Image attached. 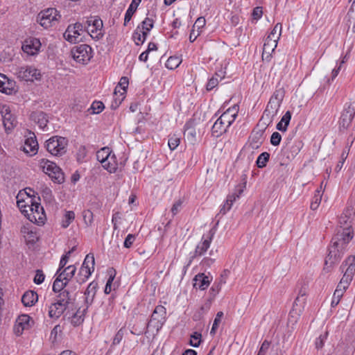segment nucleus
Wrapping results in <instances>:
<instances>
[{
  "label": "nucleus",
  "instance_id": "nucleus-1",
  "mask_svg": "<svg viewBox=\"0 0 355 355\" xmlns=\"http://www.w3.org/2000/svg\"><path fill=\"white\" fill-rule=\"evenodd\" d=\"M238 111L239 106L234 105L223 112L212 125V135L216 137H218L226 132L227 128L235 121Z\"/></svg>",
  "mask_w": 355,
  "mask_h": 355
},
{
  "label": "nucleus",
  "instance_id": "nucleus-2",
  "mask_svg": "<svg viewBox=\"0 0 355 355\" xmlns=\"http://www.w3.org/2000/svg\"><path fill=\"white\" fill-rule=\"evenodd\" d=\"M284 94L285 91L283 88L277 89L274 92L261 116V120L263 121L265 125H269L273 121L284 99Z\"/></svg>",
  "mask_w": 355,
  "mask_h": 355
},
{
  "label": "nucleus",
  "instance_id": "nucleus-3",
  "mask_svg": "<svg viewBox=\"0 0 355 355\" xmlns=\"http://www.w3.org/2000/svg\"><path fill=\"white\" fill-rule=\"evenodd\" d=\"M166 311L164 306H157L147 323L145 334L155 337L166 322Z\"/></svg>",
  "mask_w": 355,
  "mask_h": 355
},
{
  "label": "nucleus",
  "instance_id": "nucleus-4",
  "mask_svg": "<svg viewBox=\"0 0 355 355\" xmlns=\"http://www.w3.org/2000/svg\"><path fill=\"white\" fill-rule=\"evenodd\" d=\"M347 268L345 270L343 277L338 283L336 291L344 294L347 288L349 287L351 282L352 281L353 277L355 274V257L349 256L341 265L340 270L342 272L344 271L345 268Z\"/></svg>",
  "mask_w": 355,
  "mask_h": 355
},
{
  "label": "nucleus",
  "instance_id": "nucleus-5",
  "mask_svg": "<svg viewBox=\"0 0 355 355\" xmlns=\"http://www.w3.org/2000/svg\"><path fill=\"white\" fill-rule=\"evenodd\" d=\"M346 250L347 248L331 240L329 247V253L325 259L323 270L327 272H330L333 266L340 261Z\"/></svg>",
  "mask_w": 355,
  "mask_h": 355
},
{
  "label": "nucleus",
  "instance_id": "nucleus-6",
  "mask_svg": "<svg viewBox=\"0 0 355 355\" xmlns=\"http://www.w3.org/2000/svg\"><path fill=\"white\" fill-rule=\"evenodd\" d=\"M68 140L60 136H53L45 142L46 150L54 156H62L67 152Z\"/></svg>",
  "mask_w": 355,
  "mask_h": 355
},
{
  "label": "nucleus",
  "instance_id": "nucleus-7",
  "mask_svg": "<svg viewBox=\"0 0 355 355\" xmlns=\"http://www.w3.org/2000/svg\"><path fill=\"white\" fill-rule=\"evenodd\" d=\"M40 166L55 182L60 184L64 182V173L60 168L54 162L46 159H42L40 160Z\"/></svg>",
  "mask_w": 355,
  "mask_h": 355
},
{
  "label": "nucleus",
  "instance_id": "nucleus-8",
  "mask_svg": "<svg viewBox=\"0 0 355 355\" xmlns=\"http://www.w3.org/2000/svg\"><path fill=\"white\" fill-rule=\"evenodd\" d=\"M76 268L73 265H70L61 271L56 272L57 277L53 284V291H61L64 288L68 282L74 276Z\"/></svg>",
  "mask_w": 355,
  "mask_h": 355
},
{
  "label": "nucleus",
  "instance_id": "nucleus-9",
  "mask_svg": "<svg viewBox=\"0 0 355 355\" xmlns=\"http://www.w3.org/2000/svg\"><path fill=\"white\" fill-rule=\"evenodd\" d=\"M27 200L28 203H31V205H28V213L26 216L27 218L33 223L43 224L46 216L44 209L40 203L35 201L33 198L30 197L27 198Z\"/></svg>",
  "mask_w": 355,
  "mask_h": 355
},
{
  "label": "nucleus",
  "instance_id": "nucleus-10",
  "mask_svg": "<svg viewBox=\"0 0 355 355\" xmlns=\"http://www.w3.org/2000/svg\"><path fill=\"white\" fill-rule=\"evenodd\" d=\"M61 18L55 8H48L40 12L37 16V21L44 28L51 27L58 23Z\"/></svg>",
  "mask_w": 355,
  "mask_h": 355
},
{
  "label": "nucleus",
  "instance_id": "nucleus-11",
  "mask_svg": "<svg viewBox=\"0 0 355 355\" xmlns=\"http://www.w3.org/2000/svg\"><path fill=\"white\" fill-rule=\"evenodd\" d=\"M71 53L73 59L80 64H87L93 57V51L90 46L87 44H80L75 46Z\"/></svg>",
  "mask_w": 355,
  "mask_h": 355
},
{
  "label": "nucleus",
  "instance_id": "nucleus-12",
  "mask_svg": "<svg viewBox=\"0 0 355 355\" xmlns=\"http://www.w3.org/2000/svg\"><path fill=\"white\" fill-rule=\"evenodd\" d=\"M355 116V102H352L347 104L341 114L339 121V128L347 129L352 123V121Z\"/></svg>",
  "mask_w": 355,
  "mask_h": 355
},
{
  "label": "nucleus",
  "instance_id": "nucleus-13",
  "mask_svg": "<svg viewBox=\"0 0 355 355\" xmlns=\"http://www.w3.org/2000/svg\"><path fill=\"white\" fill-rule=\"evenodd\" d=\"M215 233L216 230L214 228H211L207 236L203 235L202 241L196 246L191 259L202 256L209 249Z\"/></svg>",
  "mask_w": 355,
  "mask_h": 355
},
{
  "label": "nucleus",
  "instance_id": "nucleus-14",
  "mask_svg": "<svg viewBox=\"0 0 355 355\" xmlns=\"http://www.w3.org/2000/svg\"><path fill=\"white\" fill-rule=\"evenodd\" d=\"M19 78L25 81L33 82L40 80L42 74L37 68H16Z\"/></svg>",
  "mask_w": 355,
  "mask_h": 355
},
{
  "label": "nucleus",
  "instance_id": "nucleus-15",
  "mask_svg": "<svg viewBox=\"0 0 355 355\" xmlns=\"http://www.w3.org/2000/svg\"><path fill=\"white\" fill-rule=\"evenodd\" d=\"M41 47V42L35 37L26 38L22 43L21 49L28 55L37 54Z\"/></svg>",
  "mask_w": 355,
  "mask_h": 355
},
{
  "label": "nucleus",
  "instance_id": "nucleus-16",
  "mask_svg": "<svg viewBox=\"0 0 355 355\" xmlns=\"http://www.w3.org/2000/svg\"><path fill=\"white\" fill-rule=\"evenodd\" d=\"M342 231H338L332 239V241L337 242L341 246L347 248V244L352 239L353 235L350 228L347 227H341Z\"/></svg>",
  "mask_w": 355,
  "mask_h": 355
},
{
  "label": "nucleus",
  "instance_id": "nucleus-17",
  "mask_svg": "<svg viewBox=\"0 0 355 355\" xmlns=\"http://www.w3.org/2000/svg\"><path fill=\"white\" fill-rule=\"evenodd\" d=\"M3 124L6 130H10L14 128L16 125V120L11 114L10 107L7 105H3L1 109Z\"/></svg>",
  "mask_w": 355,
  "mask_h": 355
},
{
  "label": "nucleus",
  "instance_id": "nucleus-18",
  "mask_svg": "<svg viewBox=\"0 0 355 355\" xmlns=\"http://www.w3.org/2000/svg\"><path fill=\"white\" fill-rule=\"evenodd\" d=\"M67 307L55 300L48 306V315L53 320H58L67 310Z\"/></svg>",
  "mask_w": 355,
  "mask_h": 355
},
{
  "label": "nucleus",
  "instance_id": "nucleus-19",
  "mask_svg": "<svg viewBox=\"0 0 355 355\" xmlns=\"http://www.w3.org/2000/svg\"><path fill=\"white\" fill-rule=\"evenodd\" d=\"M103 21L101 19H95L92 21V26L88 28L87 33L95 40H99L103 36Z\"/></svg>",
  "mask_w": 355,
  "mask_h": 355
},
{
  "label": "nucleus",
  "instance_id": "nucleus-20",
  "mask_svg": "<svg viewBox=\"0 0 355 355\" xmlns=\"http://www.w3.org/2000/svg\"><path fill=\"white\" fill-rule=\"evenodd\" d=\"M98 284L95 282H92L87 286L86 291H85V308H89L90 305L94 302V299L95 297L96 291H97Z\"/></svg>",
  "mask_w": 355,
  "mask_h": 355
},
{
  "label": "nucleus",
  "instance_id": "nucleus-21",
  "mask_svg": "<svg viewBox=\"0 0 355 355\" xmlns=\"http://www.w3.org/2000/svg\"><path fill=\"white\" fill-rule=\"evenodd\" d=\"M31 136L28 137L24 142V150L31 155H35L38 149V143L34 133H30Z\"/></svg>",
  "mask_w": 355,
  "mask_h": 355
},
{
  "label": "nucleus",
  "instance_id": "nucleus-22",
  "mask_svg": "<svg viewBox=\"0 0 355 355\" xmlns=\"http://www.w3.org/2000/svg\"><path fill=\"white\" fill-rule=\"evenodd\" d=\"M354 214V209L351 207H347L339 218L340 227H347L351 229V223Z\"/></svg>",
  "mask_w": 355,
  "mask_h": 355
},
{
  "label": "nucleus",
  "instance_id": "nucleus-23",
  "mask_svg": "<svg viewBox=\"0 0 355 355\" xmlns=\"http://www.w3.org/2000/svg\"><path fill=\"white\" fill-rule=\"evenodd\" d=\"M55 292H59V294L55 300L67 308L74 301L72 294L68 290L64 289V288L61 291H56Z\"/></svg>",
  "mask_w": 355,
  "mask_h": 355
},
{
  "label": "nucleus",
  "instance_id": "nucleus-24",
  "mask_svg": "<svg viewBox=\"0 0 355 355\" xmlns=\"http://www.w3.org/2000/svg\"><path fill=\"white\" fill-rule=\"evenodd\" d=\"M30 118L35 123H37L40 128L44 130L47 126L48 119L46 114L42 111L33 112L31 114Z\"/></svg>",
  "mask_w": 355,
  "mask_h": 355
},
{
  "label": "nucleus",
  "instance_id": "nucleus-25",
  "mask_svg": "<svg viewBox=\"0 0 355 355\" xmlns=\"http://www.w3.org/2000/svg\"><path fill=\"white\" fill-rule=\"evenodd\" d=\"M30 319V316L26 314H23L18 317L15 327L16 334L20 335L25 329L28 328Z\"/></svg>",
  "mask_w": 355,
  "mask_h": 355
},
{
  "label": "nucleus",
  "instance_id": "nucleus-26",
  "mask_svg": "<svg viewBox=\"0 0 355 355\" xmlns=\"http://www.w3.org/2000/svg\"><path fill=\"white\" fill-rule=\"evenodd\" d=\"M193 287L202 291L205 290L210 284L209 277L204 273H199L193 279Z\"/></svg>",
  "mask_w": 355,
  "mask_h": 355
},
{
  "label": "nucleus",
  "instance_id": "nucleus-27",
  "mask_svg": "<svg viewBox=\"0 0 355 355\" xmlns=\"http://www.w3.org/2000/svg\"><path fill=\"white\" fill-rule=\"evenodd\" d=\"M15 83L10 80L5 75L0 73V92L10 94L14 91Z\"/></svg>",
  "mask_w": 355,
  "mask_h": 355
},
{
  "label": "nucleus",
  "instance_id": "nucleus-28",
  "mask_svg": "<svg viewBox=\"0 0 355 355\" xmlns=\"http://www.w3.org/2000/svg\"><path fill=\"white\" fill-rule=\"evenodd\" d=\"M87 311V308H84L81 310L79 308L76 313H74L72 316L69 317L68 319L70 320L71 324L73 327H78L83 324L85 320V316Z\"/></svg>",
  "mask_w": 355,
  "mask_h": 355
},
{
  "label": "nucleus",
  "instance_id": "nucleus-29",
  "mask_svg": "<svg viewBox=\"0 0 355 355\" xmlns=\"http://www.w3.org/2000/svg\"><path fill=\"white\" fill-rule=\"evenodd\" d=\"M243 189H239L238 191V193H235L231 195H229L227 197V200L225 203L223 205V207L220 209V213L223 214H225L227 211H228L233 203L235 202V200L240 197V195L242 193Z\"/></svg>",
  "mask_w": 355,
  "mask_h": 355
},
{
  "label": "nucleus",
  "instance_id": "nucleus-30",
  "mask_svg": "<svg viewBox=\"0 0 355 355\" xmlns=\"http://www.w3.org/2000/svg\"><path fill=\"white\" fill-rule=\"evenodd\" d=\"M38 300L37 293L33 291H28L21 297V302L25 306H32Z\"/></svg>",
  "mask_w": 355,
  "mask_h": 355
},
{
  "label": "nucleus",
  "instance_id": "nucleus-31",
  "mask_svg": "<svg viewBox=\"0 0 355 355\" xmlns=\"http://www.w3.org/2000/svg\"><path fill=\"white\" fill-rule=\"evenodd\" d=\"M125 97V93L124 92H121L120 89H118V87H116L113 93V99L110 104V107L112 110H116L123 102Z\"/></svg>",
  "mask_w": 355,
  "mask_h": 355
},
{
  "label": "nucleus",
  "instance_id": "nucleus-32",
  "mask_svg": "<svg viewBox=\"0 0 355 355\" xmlns=\"http://www.w3.org/2000/svg\"><path fill=\"white\" fill-rule=\"evenodd\" d=\"M304 308L301 306H295L294 304L293 306L292 310L289 313L288 324L292 325V328L297 323L301 313L302 312Z\"/></svg>",
  "mask_w": 355,
  "mask_h": 355
},
{
  "label": "nucleus",
  "instance_id": "nucleus-33",
  "mask_svg": "<svg viewBox=\"0 0 355 355\" xmlns=\"http://www.w3.org/2000/svg\"><path fill=\"white\" fill-rule=\"evenodd\" d=\"M117 160L114 154H109L106 161L104 162L103 168L110 173H115L117 169Z\"/></svg>",
  "mask_w": 355,
  "mask_h": 355
},
{
  "label": "nucleus",
  "instance_id": "nucleus-34",
  "mask_svg": "<svg viewBox=\"0 0 355 355\" xmlns=\"http://www.w3.org/2000/svg\"><path fill=\"white\" fill-rule=\"evenodd\" d=\"M277 46V44L275 43L274 40L272 42L265 41L263 46L262 59L263 60H269L271 56V53L275 51Z\"/></svg>",
  "mask_w": 355,
  "mask_h": 355
},
{
  "label": "nucleus",
  "instance_id": "nucleus-35",
  "mask_svg": "<svg viewBox=\"0 0 355 355\" xmlns=\"http://www.w3.org/2000/svg\"><path fill=\"white\" fill-rule=\"evenodd\" d=\"M263 130L253 131L251 136L250 146L253 149H257L263 142Z\"/></svg>",
  "mask_w": 355,
  "mask_h": 355
},
{
  "label": "nucleus",
  "instance_id": "nucleus-36",
  "mask_svg": "<svg viewBox=\"0 0 355 355\" xmlns=\"http://www.w3.org/2000/svg\"><path fill=\"white\" fill-rule=\"evenodd\" d=\"M23 193L20 191L17 196V205L21 212L26 217L28 213V205H31V203L28 202L27 198L26 199L22 198Z\"/></svg>",
  "mask_w": 355,
  "mask_h": 355
},
{
  "label": "nucleus",
  "instance_id": "nucleus-37",
  "mask_svg": "<svg viewBox=\"0 0 355 355\" xmlns=\"http://www.w3.org/2000/svg\"><path fill=\"white\" fill-rule=\"evenodd\" d=\"M141 0H132V3L129 6V8L126 10L125 18H124V26H126L127 24L130 21L133 14L137 10V8L139 4L141 3Z\"/></svg>",
  "mask_w": 355,
  "mask_h": 355
},
{
  "label": "nucleus",
  "instance_id": "nucleus-38",
  "mask_svg": "<svg viewBox=\"0 0 355 355\" xmlns=\"http://www.w3.org/2000/svg\"><path fill=\"white\" fill-rule=\"evenodd\" d=\"M21 232L23 234L27 243H35L38 239L36 232L30 230L27 227L24 226L21 227Z\"/></svg>",
  "mask_w": 355,
  "mask_h": 355
},
{
  "label": "nucleus",
  "instance_id": "nucleus-39",
  "mask_svg": "<svg viewBox=\"0 0 355 355\" xmlns=\"http://www.w3.org/2000/svg\"><path fill=\"white\" fill-rule=\"evenodd\" d=\"M291 119V113L287 111L277 124L276 128L281 132H286Z\"/></svg>",
  "mask_w": 355,
  "mask_h": 355
},
{
  "label": "nucleus",
  "instance_id": "nucleus-40",
  "mask_svg": "<svg viewBox=\"0 0 355 355\" xmlns=\"http://www.w3.org/2000/svg\"><path fill=\"white\" fill-rule=\"evenodd\" d=\"M64 37L71 43H76L79 41L77 40V35H76L74 24H70L68 26L64 33Z\"/></svg>",
  "mask_w": 355,
  "mask_h": 355
},
{
  "label": "nucleus",
  "instance_id": "nucleus-41",
  "mask_svg": "<svg viewBox=\"0 0 355 355\" xmlns=\"http://www.w3.org/2000/svg\"><path fill=\"white\" fill-rule=\"evenodd\" d=\"M92 272L93 271L91 270V269H86L85 266H81L78 276L76 277L77 282H78L79 284H82L85 282L92 275Z\"/></svg>",
  "mask_w": 355,
  "mask_h": 355
},
{
  "label": "nucleus",
  "instance_id": "nucleus-42",
  "mask_svg": "<svg viewBox=\"0 0 355 355\" xmlns=\"http://www.w3.org/2000/svg\"><path fill=\"white\" fill-rule=\"evenodd\" d=\"M112 153V150L109 147H103L96 153V159L98 162L102 164L103 167L104 162L106 161L109 154Z\"/></svg>",
  "mask_w": 355,
  "mask_h": 355
},
{
  "label": "nucleus",
  "instance_id": "nucleus-43",
  "mask_svg": "<svg viewBox=\"0 0 355 355\" xmlns=\"http://www.w3.org/2000/svg\"><path fill=\"white\" fill-rule=\"evenodd\" d=\"M147 35H148L146 33L142 32L140 30V28L137 27V28L135 29V31L133 33L132 39L137 45H139L144 42V41L146 39Z\"/></svg>",
  "mask_w": 355,
  "mask_h": 355
},
{
  "label": "nucleus",
  "instance_id": "nucleus-44",
  "mask_svg": "<svg viewBox=\"0 0 355 355\" xmlns=\"http://www.w3.org/2000/svg\"><path fill=\"white\" fill-rule=\"evenodd\" d=\"M154 26L153 19L146 17L138 26L142 32L146 33L147 35Z\"/></svg>",
  "mask_w": 355,
  "mask_h": 355
},
{
  "label": "nucleus",
  "instance_id": "nucleus-45",
  "mask_svg": "<svg viewBox=\"0 0 355 355\" xmlns=\"http://www.w3.org/2000/svg\"><path fill=\"white\" fill-rule=\"evenodd\" d=\"M306 302V288H302L298 293V295L293 303L295 306H301L302 307H304V304Z\"/></svg>",
  "mask_w": 355,
  "mask_h": 355
},
{
  "label": "nucleus",
  "instance_id": "nucleus-46",
  "mask_svg": "<svg viewBox=\"0 0 355 355\" xmlns=\"http://www.w3.org/2000/svg\"><path fill=\"white\" fill-rule=\"evenodd\" d=\"M270 154L267 152H263L261 153L257 157L256 164L258 168H262L265 167L267 164V162L269 161Z\"/></svg>",
  "mask_w": 355,
  "mask_h": 355
},
{
  "label": "nucleus",
  "instance_id": "nucleus-47",
  "mask_svg": "<svg viewBox=\"0 0 355 355\" xmlns=\"http://www.w3.org/2000/svg\"><path fill=\"white\" fill-rule=\"evenodd\" d=\"M74 218L75 213L73 211H66L62 221V227L63 228H67L73 221Z\"/></svg>",
  "mask_w": 355,
  "mask_h": 355
},
{
  "label": "nucleus",
  "instance_id": "nucleus-48",
  "mask_svg": "<svg viewBox=\"0 0 355 355\" xmlns=\"http://www.w3.org/2000/svg\"><path fill=\"white\" fill-rule=\"evenodd\" d=\"M322 200V193H320V191L316 190L314 194V196L312 199V201L310 205V208L312 210H316L318 207H319V205L320 204Z\"/></svg>",
  "mask_w": 355,
  "mask_h": 355
},
{
  "label": "nucleus",
  "instance_id": "nucleus-49",
  "mask_svg": "<svg viewBox=\"0 0 355 355\" xmlns=\"http://www.w3.org/2000/svg\"><path fill=\"white\" fill-rule=\"evenodd\" d=\"M94 257L93 254H87L86 255L85 260L81 266H85L86 269H91V270L94 271Z\"/></svg>",
  "mask_w": 355,
  "mask_h": 355
},
{
  "label": "nucleus",
  "instance_id": "nucleus-50",
  "mask_svg": "<svg viewBox=\"0 0 355 355\" xmlns=\"http://www.w3.org/2000/svg\"><path fill=\"white\" fill-rule=\"evenodd\" d=\"M182 62V60L180 56H171L166 60L165 67H179Z\"/></svg>",
  "mask_w": 355,
  "mask_h": 355
},
{
  "label": "nucleus",
  "instance_id": "nucleus-51",
  "mask_svg": "<svg viewBox=\"0 0 355 355\" xmlns=\"http://www.w3.org/2000/svg\"><path fill=\"white\" fill-rule=\"evenodd\" d=\"M347 21L349 25H353V28H355V0L353 1L351 8L347 15Z\"/></svg>",
  "mask_w": 355,
  "mask_h": 355
},
{
  "label": "nucleus",
  "instance_id": "nucleus-52",
  "mask_svg": "<svg viewBox=\"0 0 355 355\" xmlns=\"http://www.w3.org/2000/svg\"><path fill=\"white\" fill-rule=\"evenodd\" d=\"M223 316V313L222 311H219L216 313V318L214 320V323L210 331V334L214 335L218 327L219 324L220 323L221 318Z\"/></svg>",
  "mask_w": 355,
  "mask_h": 355
},
{
  "label": "nucleus",
  "instance_id": "nucleus-53",
  "mask_svg": "<svg viewBox=\"0 0 355 355\" xmlns=\"http://www.w3.org/2000/svg\"><path fill=\"white\" fill-rule=\"evenodd\" d=\"M201 337H202V335H201L200 333H198V332H196V331L194 332L191 336V340H190V343H189L190 345L192 347H198L200 345Z\"/></svg>",
  "mask_w": 355,
  "mask_h": 355
},
{
  "label": "nucleus",
  "instance_id": "nucleus-54",
  "mask_svg": "<svg viewBox=\"0 0 355 355\" xmlns=\"http://www.w3.org/2000/svg\"><path fill=\"white\" fill-rule=\"evenodd\" d=\"M104 107V104L101 101H94L90 109L92 110V114H99L103 110Z\"/></svg>",
  "mask_w": 355,
  "mask_h": 355
},
{
  "label": "nucleus",
  "instance_id": "nucleus-55",
  "mask_svg": "<svg viewBox=\"0 0 355 355\" xmlns=\"http://www.w3.org/2000/svg\"><path fill=\"white\" fill-rule=\"evenodd\" d=\"M168 144L171 150H175L180 144V137L173 135L169 138Z\"/></svg>",
  "mask_w": 355,
  "mask_h": 355
},
{
  "label": "nucleus",
  "instance_id": "nucleus-56",
  "mask_svg": "<svg viewBox=\"0 0 355 355\" xmlns=\"http://www.w3.org/2000/svg\"><path fill=\"white\" fill-rule=\"evenodd\" d=\"M327 336H328V332L326 331V332H324V334L320 335V336L316 338L315 344V347L317 349H321L324 346V343L327 338Z\"/></svg>",
  "mask_w": 355,
  "mask_h": 355
},
{
  "label": "nucleus",
  "instance_id": "nucleus-57",
  "mask_svg": "<svg viewBox=\"0 0 355 355\" xmlns=\"http://www.w3.org/2000/svg\"><path fill=\"white\" fill-rule=\"evenodd\" d=\"M225 281L220 280V282L217 284H214L211 288H210V295H212L213 297H214L220 291L221 289V285L223 284H225Z\"/></svg>",
  "mask_w": 355,
  "mask_h": 355
},
{
  "label": "nucleus",
  "instance_id": "nucleus-58",
  "mask_svg": "<svg viewBox=\"0 0 355 355\" xmlns=\"http://www.w3.org/2000/svg\"><path fill=\"white\" fill-rule=\"evenodd\" d=\"M343 295V294H342L340 292L337 291L336 290L333 295L332 300L331 302V306L332 307L336 306L339 304Z\"/></svg>",
  "mask_w": 355,
  "mask_h": 355
},
{
  "label": "nucleus",
  "instance_id": "nucleus-59",
  "mask_svg": "<svg viewBox=\"0 0 355 355\" xmlns=\"http://www.w3.org/2000/svg\"><path fill=\"white\" fill-rule=\"evenodd\" d=\"M83 219L87 225L90 226L93 222V213L89 210L83 211Z\"/></svg>",
  "mask_w": 355,
  "mask_h": 355
},
{
  "label": "nucleus",
  "instance_id": "nucleus-60",
  "mask_svg": "<svg viewBox=\"0 0 355 355\" xmlns=\"http://www.w3.org/2000/svg\"><path fill=\"white\" fill-rule=\"evenodd\" d=\"M128 78L125 76H123L121 78L120 81L116 87H118V89H121L122 92L126 93V89L128 86Z\"/></svg>",
  "mask_w": 355,
  "mask_h": 355
},
{
  "label": "nucleus",
  "instance_id": "nucleus-61",
  "mask_svg": "<svg viewBox=\"0 0 355 355\" xmlns=\"http://www.w3.org/2000/svg\"><path fill=\"white\" fill-rule=\"evenodd\" d=\"M70 255H71V252H67L65 254H64L61 257V259H60V263H59V268H58L57 272H59L60 271H61V270H62L63 268H64L67 263L68 262Z\"/></svg>",
  "mask_w": 355,
  "mask_h": 355
},
{
  "label": "nucleus",
  "instance_id": "nucleus-62",
  "mask_svg": "<svg viewBox=\"0 0 355 355\" xmlns=\"http://www.w3.org/2000/svg\"><path fill=\"white\" fill-rule=\"evenodd\" d=\"M282 136L279 132H275L272 134L270 137V143L272 145L275 146H278L280 144Z\"/></svg>",
  "mask_w": 355,
  "mask_h": 355
},
{
  "label": "nucleus",
  "instance_id": "nucleus-63",
  "mask_svg": "<svg viewBox=\"0 0 355 355\" xmlns=\"http://www.w3.org/2000/svg\"><path fill=\"white\" fill-rule=\"evenodd\" d=\"M135 241V235L129 234L125 239V241L123 243V246L126 248H130L132 245Z\"/></svg>",
  "mask_w": 355,
  "mask_h": 355
},
{
  "label": "nucleus",
  "instance_id": "nucleus-64",
  "mask_svg": "<svg viewBox=\"0 0 355 355\" xmlns=\"http://www.w3.org/2000/svg\"><path fill=\"white\" fill-rule=\"evenodd\" d=\"M218 84V78L212 76L208 81L206 88L207 90L210 91L215 88Z\"/></svg>",
  "mask_w": 355,
  "mask_h": 355
}]
</instances>
